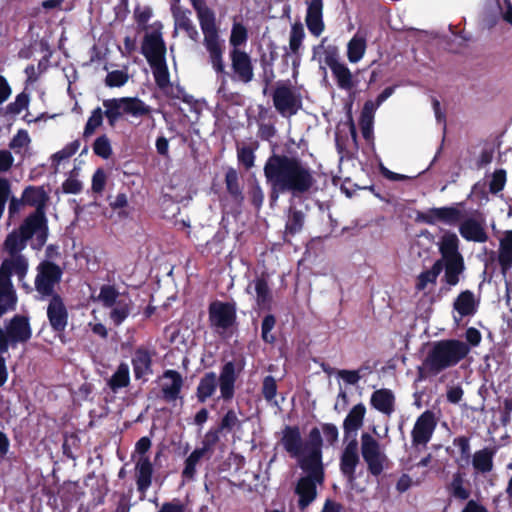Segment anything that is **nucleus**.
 Masks as SVG:
<instances>
[{"instance_id": "nucleus-1", "label": "nucleus", "mask_w": 512, "mask_h": 512, "mask_svg": "<svg viewBox=\"0 0 512 512\" xmlns=\"http://www.w3.org/2000/svg\"><path fill=\"white\" fill-rule=\"evenodd\" d=\"M263 171L270 186L271 203L276 202L283 193L294 196L308 193L316 182L309 165L295 156L273 153L266 160Z\"/></svg>"}, {"instance_id": "nucleus-2", "label": "nucleus", "mask_w": 512, "mask_h": 512, "mask_svg": "<svg viewBox=\"0 0 512 512\" xmlns=\"http://www.w3.org/2000/svg\"><path fill=\"white\" fill-rule=\"evenodd\" d=\"M103 106L104 111L97 107L91 112L83 131L85 138L93 135L95 130L102 125L104 116L108 125L114 128L125 115L139 118L151 113V107L138 97L105 99L103 100Z\"/></svg>"}, {"instance_id": "nucleus-3", "label": "nucleus", "mask_w": 512, "mask_h": 512, "mask_svg": "<svg viewBox=\"0 0 512 512\" xmlns=\"http://www.w3.org/2000/svg\"><path fill=\"white\" fill-rule=\"evenodd\" d=\"M469 351V345L461 340L436 341L427 352L422 367H419V374L422 375L425 372L428 376H436L442 371L456 366L468 355Z\"/></svg>"}, {"instance_id": "nucleus-4", "label": "nucleus", "mask_w": 512, "mask_h": 512, "mask_svg": "<svg viewBox=\"0 0 512 512\" xmlns=\"http://www.w3.org/2000/svg\"><path fill=\"white\" fill-rule=\"evenodd\" d=\"M237 374L233 361L226 362L221 369L217 379L215 372H207L200 379L196 389V397L199 403H205L216 391L219 383L221 397L227 401L234 396Z\"/></svg>"}, {"instance_id": "nucleus-5", "label": "nucleus", "mask_w": 512, "mask_h": 512, "mask_svg": "<svg viewBox=\"0 0 512 512\" xmlns=\"http://www.w3.org/2000/svg\"><path fill=\"white\" fill-rule=\"evenodd\" d=\"M48 228L25 220L19 228L10 232L3 243V250L8 256H21L20 252L26 247L28 241L34 250H40L46 243Z\"/></svg>"}, {"instance_id": "nucleus-6", "label": "nucleus", "mask_w": 512, "mask_h": 512, "mask_svg": "<svg viewBox=\"0 0 512 512\" xmlns=\"http://www.w3.org/2000/svg\"><path fill=\"white\" fill-rule=\"evenodd\" d=\"M301 469L306 472L297 481L295 486V494L298 496V508L300 510L306 509L317 497V484L324 482V468L323 465L299 463Z\"/></svg>"}, {"instance_id": "nucleus-7", "label": "nucleus", "mask_w": 512, "mask_h": 512, "mask_svg": "<svg viewBox=\"0 0 512 512\" xmlns=\"http://www.w3.org/2000/svg\"><path fill=\"white\" fill-rule=\"evenodd\" d=\"M208 321L211 329L221 337L237 325V308L235 302L212 301L208 306Z\"/></svg>"}, {"instance_id": "nucleus-8", "label": "nucleus", "mask_w": 512, "mask_h": 512, "mask_svg": "<svg viewBox=\"0 0 512 512\" xmlns=\"http://www.w3.org/2000/svg\"><path fill=\"white\" fill-rule=\"evenodd\" d=\"M0 334V354H6L10 347L16 348L18 344H24L31 339L32 328L29 318L25 315H14Z\"/></svg>"}, {"instance_id": "nucleus-9", "label": "nucleus", "mask_w": 512, "mask_h": 512, "mask_svg": "<svg viewBox=\"0 0 512 512\" xmlns=\"http://www.w3.org/2000/svg\"><path fill=\"white\" fill-rule=\"evenodd\" d=\"M325 40L326 39L324 38L321 45L314 47V55L317 53L318 49H323L324 63L330 68L337 86L343 90L353 89L356 86V83L353 80V75L350 69L344 63L339 61V50L335 45L323 47V42Z\"/></svg>"}, {"instance_id": "nucleus-10", "label": "nucleus", "mask_w": 512, "mask_h": 512, "mask_svg": "<svg viewBox=\"0 0 512 512\" xmlns=\"http://www.w3.org/2000/svg\"><path fill=\"white\" fill-rule=\"evenodd\" d=\"M361 454L367 465V470L372 476H380L387 468L388 457L381 451L379 442L366 432L361 436Z\"/></svg>"}, {"instance_id": "nucleus-11", "label": "nucleus", "mask_w": 512, "mask_h": 512, "mask_svg": "<svg viewBox=\"0 0 512 512\" xmlns=\"http://www.w3.org/2000/svg\"><path fill=\"white\" fill-rule=\"evenodd\" d=\"M22 196L24 203L27 206L34 207L35 210L29 214L25 220L38 224L44 228H48V221L46 217V206L49 201V196L43 186H27Z\"/></svg>"}, {"instance_id": "nucleus-12", "label": "nucleus", "mask_w": 512, "mask_h": 512, "mask_svg": "<svg viewBox=\"0 0 512 512\" xmlns=\"http://www.w3.org/2000/svg\"><path fill=\"white\" fill-rule=\"evenodd\" d=\"M63 271L60 266L49 261H42L37 267L35 278L36 291L42 296L51 297L55 294V286L61 281Z\"/></svg>"}, {"instance_id": "nucleus-13", "label": "nucleus", "mask_w": 512, "mask_h": 512, "mask_svg": "<svg viewBox=\"0 0 512 512\" xmlns=\"http://www.w3.org/2000/svg\"><path fill=\"white\" fill-rule=\"evenodd\" d=\"M276 111L282 116H293L302 108L301 95L286 84H278L272 93Z\"/></svg>"}, {"instance_id": "nucleus-14", "label": "nucleus", "mask_w": 512, "mask_h": 512, "mask_svg": "<svg viewBox=\"0 0 512 512\" xmlns=\"http://www.w3.org/2000/svg\"><path fill=\"white\" fill-rule=\"evenodd\" d=\"M46 314L53 332L63 333L66 330L69 313L64 299L60 294H55L50 297Z\"/></svg>"}, {"instance_id": "nucleus-15", "label": "nucleus", "mask_w": 512, "mask_h": 512, "mask_svg": "<svg viewBox=\"0 0 512 512\" xmlns=\"http://www.w3.org/2000/svg\"><path fill=\"white\" fill-rule=\"evenodd\" d=\"M229 58L234 80L244 84L250 83L254 78V67L250 55L241 49H231Z\"/></svg>"}, {"instance_id": "nucleus-16", "label": "nucleus", "mask_w": 512, "mask_h": 512, "mask_svg": "<svg viewBox=\"0 0 512 512\" xmlns=\"http://www.w3.org/2000/svg\"><path fill=\"white\" fill-rule=\"evenodd\" d=\"M166 43L160 30H153L144 35L141 53L149 64L166 60Z\"/></svg>"}, {"instance_id": "nucleus-17", "label": "nucleus", "mask_w": 512, "mask_h": 512, "mask_svg": "<svg viewBox=\"0 0 512 512\" xmlns=\"http://www.w3.org/2000/svg\"><path fill=\"white\" fill-rule=\"evenodd\" d=\"M153 354L152 351L144 346H139L134 350L131 364L135 380L146 383L148 377L153 374Z\"/></svg>"}, {"instance_id": "nucleus-18", "label": "nucleus", "mask_w": 512, "mask_h": 512, "mask_svg": "<svg viewBox=\"0 0 512 512\" xmlns=\"http://www.w3.org/2000/svg\"><path fill=\"white\" fill-rule=\"evenodd\" d=\"M436 425L434 413L430 410L424 411L417 418L411 432L413 445H426L430 441Z\"/></svg>"}, {"instance_id": "nucleus-19", "label": "nucleus", "mask_w": 512, "mask_h": 512, "mask_svg": "<svg viewBox=\"0 0 512 512\" xmlns=\"http://www.w3.org/2000/svg\"><path fill=\"white\" fill-rule=\"evenodd\" d=\"M280 443L284 450L293 458H299L300 460L306 455L304 440L297 425L284 426Z\"/></svg>"}, {"instance_id": "nucleus-20", "label": "nucleus", "mask_w": 512, "mask_h": 512, "mask_svg": "<svg viewBox=\"0 0 512 512\" xmlns=\"http://www.w3.org/2000/svg\"><path fill=\"white\" fill-rule=\"evenodd\" d=\"M358 464V441L357 439L348 440L340 457V471L350 485H353L356 480L355 471Z\"/></svg>"}, {"instance_id": "nucleus-21", "label": "nucleus", "mask_w": 512, "mask_h": 512, "mask_svg": "<svg viewBox=\"0 0 512 512\" xmlns=\"http://www.w3.org/2000/svg\"><path fill=\"white\" fill-rule=\"evenodd\" d=\"M204 45L209 53L212 67L217 73L227 74L223 63V48L219 42L217 27L203 31Z\"/></svg>"}, {"instance_id": "nucleus-22", "label": "nucleus", "mask_w": 512, "mask_h": 512, "mask_svg": "<svg viewBox=\"0 0 512 512\" xmlns=\"http://www.w3.org/2000/svg\"><path fill=\"white\" fill-rule=\"evenodd\" d=\"M306 455L299 460V463L322 464L323 439L318 427H313L308 434L307 441H304Z\"/></svg>"}, {"instance_id": "nucleus-23", "label": "nucleus", "mask_w": 512, "mask_h": 512, "mask_svg": "<svg viewBox=\"0 0 512 512\" xmlns=\"http://www.w3.org/2000/svg\"><path fill=\"white\" fill-rule=\"evenodd\" d=\"M160 379L170 380V382H165L161 385V398L165 402L171 403L181 397L184 380L179 371L167 369L162 373Z\"/></svg>"}, {"instance_id": "nucleus-24", "label": "nucleus", "mask_w": 512, "mask_h": 512, "mask_svg": "<svg viewBox=\"0 0 512 512\" xmlns=\"http://www.w3.org/2000/svg\"><path fill=\"white\" fill-rule=\"evenodd\" d=\"M307 4L306 26L313 36L318 37L325 29L323 21V0H308Z\"/></svg>"}, {"instance_id": "nucleus-25", "label": "nucleus", "mask_w": 512, "mask_h": 512, "mask_svg": "<svg viewBox=\"0 0 512 512\" xmlns=\"http://www.w3.org/2000/svg\"><path fill=\"white\" fill-rule=\"evenodd\" d=\"M365 414L366 407L363 403L352 407L343 421L345 440L357 439V432L363 426Z\"/></svg>"}, {"instance_id": "nucleus-26", "label": "nucleus", "mask_w": 512, "mask_h": 512, "mask_svg": "<svg viewBox=\"0 0 512 512\" xmlns=\"http://www.w3.org/2000/svg\"><path fill=\"white\" fill-rule=\"evenodd\" d=\"M17 305V295L11 279H8L4 269L0 271V314L14 311Z\"/></svg>"}, {"instance_id": "nucleus-27", "label": "nucleus", "mask_w": 512, "mask_h": 512, "mask_svg": "<svg viewBox=\"0 0 512 512\" xmlns=\"http://www.w3.org/2000/svg\"><path fill=\"white\" fill-rule=\"evenodd\" d=\"M154 468L149 457H139L135 464L137 490L145 494L152 484Z\"/></svg>"}, {"instance_id": "nucleus-28", "label": "nucleus", "mask_w": 512, "mask_h": 512, "mask_svg": "<svg viewBox=\"0 0 512 512\" xmlns=\"http://www.w3.org/2000/svg\"><path fill=\"white\" fill-rule=\"evenodd\" d=\"M370 403L374 409L388 416L395 410V396L390 389L375 390L371 395Z\"/></svg>"}, {"instance_id": "nucleus-29", "label": "nucleus", "mask_w": 512, "mask_h": 512, "mask_svg": "<svg viewBox=\"0 0 512 512\" xmlns=\"http://www.w3.org/2000/svg\"><path fill=\"white\" fill-rule=\"evenodd\" d=\"M463 238L474 242H485L488 238L483 226L475 219L469 218L463 221L459 227Z\"/></svg>"}, {"instance_id": "nucleus-30", "label": "nucleus", "mask_w": 512, "mask_h": 512, "mask_svg": "<svg viewBox=\"0 0 512 512\" xmlns=\"http://www.w3.org/2000/svg\"><path fill=\"white\" fill-rule=\"evenodd\" d=\"M305 38L304 27L301 22H296L291 26L289 36V49L291 54L294 55L293 67L296 69L300 64L301 54L300 48Z\"/></svg>"}, {"instance_id": "nucleus-31", "label": "nucleus", "mask_w": 512, "mask_h": 512, "mask_svg": "<svg viewBox=\"0 0 512 512\" xmlns=\"http://www.w3.org/2000/svg\"><path fill=\"white\" fill-rule=\"evenodd\" d=\"M191 4L197 13L202 32L217 27L215 13L206 5L205 0H191Z\"/></svg>"}, {"instance_id": "nucleus-32", "label": "nucleus", "mask_w": 512, "mask_h": 512, "mask_svg": "<svg viewBox=\"0 0 512 512\" xmlns=\"http://www.w3.org/2000/svg\"><path fill=\"white\" fill-rule=\"evenodd\" d=\"M453 307L460 318L474 315L477 311V304L473 292L470 290L462 291L454 300Z\"/></svg>"}, {"instance_id": "nucleus-33", "label": "nucleus", "mask_w": 512, "mask_h": 512, "mask_svg": "<svg viewBox=\"0 0 512 512\" xmlns=\"http://www.w3.org/2000/svg\"><path fill=\"white\" fill-rule=\"evenodd\" d=\"M496 453L494 448H483L474 453L472 458L473 468L482 474L493 470V458Z\"/></svg>"}, {"instance_id": "nucleus-34", "label": "nucleus", "mask_w": 512, "mask_h": 512, "mask_svg": "<svg viewBox=\"0 0 512 512\" xmlns=\"http://www.w3.org/2000/svg\"><path fill=\"white\" fill-rule=\"evenodd\" d=\"M210 458V455L206 454L200 448L193 450L192 453L184 461V468L181 472L182 478L187 481L194 480L197 471V465L201 460H209Z\"/></svg>"}, {"instance_id": "nucleus-35", "label": "nucleus", "mask_w": 512, "mask_h": 512, "mask_svg": "<svg viewBox=\"0 0 512 512\" xmlns=\"http://www.w3.org/2000/svg\"><path fill=\"white\" fill-rule=\"evenodd\" d=\"M107 385L114 393L130 385V370L127 363L121 362L118 365L116 371L108 380Z\"/></svg>"}, {"instance_id": "nucleus-36", "label": "nucleus", "mask_w": 512, "mask_h": 512, "mask_svg": "<svg viewBox=\"0 0 512 512\" xmlns=\"http://www.w3.org/2000/svg\"><path fill=\"white\" fill-rule=\"evenodd\" d=\"M175 19V27L186 32L187 36L196 40L199 33L189 17V10H182L181 8H175L172 10Z\"/></svg>"}, {"instance_id": "nucleus-37", "label": "nucleus", "mask_w": 512, "mask_h": 512, "mask_svg": "<svg viewBox=\"0 0 512 512\" xmlns=\"http://www.w3.org/2000/svg\"><path fill=\"white\" fill-rule=\"evenodd\" d=\"M254 288L258 307L261 310H270L273 297L267 280L264 277L256 278L254 281Z\"/></svg>"}, {"instance_id": "nucleus-38", "label": "nucleus", "mask_w": 512, "mask_h": 512, "mask_svg": "<svg viewBox=\"0 0 512 512\" xmlns=\"http://www.w3.org/2000/svg\"><path fill=\"white\" fill-rule=\"evenodd\" d=\"M465 482L463 473H454L451 482L447 486L449 495L461 501L467 500L470 497L471 492L470 489L465 486Z\"/></svg>"}, {"instance_id": "nucleus-39", "label": "nucleus", "mask_w": 512, "mask_h": 512, "mask_svg": "<svg viewBox=\"0 0 512 512\" xmlns=\"http://www.w3.org/2000/svg\"><path fill=\"white\" fill-rule=\"evenodd\" d=\"M226 189L232 200L237 204H242L244 195L239 184V176L235 169L229 168L225 174Z\"/></svg>"}, {"instance_id": "nucleus-40", "label": "nucleus", "mask_w": 512, "mask_h": 512, "mask_svg": "<svg viewBox=\"0 0 512 512\" xmlns=\"http://www.w3.org/2000/svg\"><path fill=\"white\" fill-rule=\"evenodd\" d=\"M442 269V261L437 260L431 269L425 270L418 275L415 289L420 292L425 290L428 284H435Z\"/></svg>"}, {"instance_id": "nucleus-41", "label": "nucleus", "mask_w": 512, "mask_h": 512, "mask_svg": "<svg viewBox=\"0 0 512 512\" xmlns=\"http://www.w3.org/2000/svg\"><path fill=\"white\" fill-rule=\"evenodd\" d=\"M374 115L372 104H364L359 117V126L366 141L373 138Z\"/></svg>"}, {"instance_id": "nucleus-42", "label": "nucleus", "mask_w": 512, "mask_h": 512, "mask_svg": "<svg viewBox=\"0 0 512 512\" xmlns=\"http://www.w3.org/2000/svg\"><path fill=\"white\" fill-rule=\"evenodd\" d=\"M151 69H152V73H153V77H154V80H155V84L157 85V87L166 92V90L171 87V83H170V73H169V70H168V66H167V62L166 60H163V61H160V62H155L153 64H149Z\"/></svg>"}, {"instance_id": "nucleus-43", "label": "nucleus", "mask_w": 512, "mask_h": 512, "mask_svg": "<svg viewBox=\"0 0 512 512\" xmlns=\"http://www.w3.org/2000/svg\"><path fill=\"white\" fill-rule=\"evenodd\" d=\"M305 223V214L303 211L298 210L295 207H290L287 215L285 224L286 235H295L299 233Z\"/></svg>"}, {"instance_id": "nucleus-44", "label": "nucleus", "mask_w": 512, "mask_h": 512, "mask_svg": "<svg viewBox=\"0 0 512 512\" xmlns=\"http://www.w3.org/2000/svg\"><path fill=\"white\" fill-rule=\"evenodd\" d=\"M4 268L8 279H11L13 274H16L19 278L25 276L27 272L26 258H5L0 266V271Z\"/></svg>"}, {"instance_id": "nucleus-45", "label": "nucleus", "mask_w": 512, "mask_h": 512, "mask_svg": "<svg viewBox=\"0 0 512 512\" xmlns=\"http://www.w3.org/2000/svg\"><path fill=\"white\" fill-rule=\"evenodd\" d=\"M440 258L439 260H442ZM449 260L445 266V281L447 284L454 286L459 282V275L464 269V258H446Z\"/></svg>"}, {"instance_id": "nucleus-46", "label": "nucleus", "mask_w": 512, "mask_h": 512, "mask_svg": "<svg viewBox=\"0 0 512 512\" xmlns=\"http://www.w3.org/2000/svg\"><path fill=\"white\" fill-rule=\"evenodd\" d=\"M366 51V40L363 37L354 36L347 45V57L351 63L359 62Z\"/></svg>"}, {"instance_id": "nucleus-47", "label": "nucleus", "mask_w": 512, "mask_h": 512, "mask_svg": "<svg viewBox=\"0 0 512 512\" xmlns=\"http://www.w3.org/2000/svg\"><path fill=\"white\" fill-rule=\"evenodd\" d=\"M433 213L436 214L439 222L449 225H455L463 218L462 212L455 207L433 208Z\"/></svg>"}, {"instance_id": "nucleus-48", "label": "nucleus", "mask_w": 512, "mask_h": 512, "mask_svg": "<svg viewBox=\"0 0 512 512\" xmlns=\"http://www.w3.org/2000/svg\"><path fill=\"white\" fill-rule=\"evenodd\" d=\"M458 237L454 233H446L442 236L439 243L441 256H461L458 252Z\"/></svg>"}, {"instance_id": "nucleus-49", "label": "nucleus", "mask_w": 512, "mask_h": 512, "mask_svg": "<svg viewBox=\"0 0 512 512\" xmlns=\"http://www.w3.org/2000/svg\"><path fill=\"white\" fill-rule=\"evenodd\" d=\"M131 311V301L127 299H119L114 304L110 318L116 326H119L129 316Z\"/></svg>"}, {"instance_id": "nucleus-50", "label": "nucleus", "mask_w": 512, "mask_h": 512, "mask_svg": "<svg viewBox=\"0 0 512 512\" xmlns=\"http://www.w3.org/2000/svg\"><path fill=\"white\" fill-rule=\"evenodd\" d=\"M248 40V30L240 22H234L231 29L229 43L232 49H240Z\"/></svg>"}, {"instance_id": "nucleus-51", "label": "nucleus", "mask_w": 512, "mask_h": 512, "mask_svg": "<svg viewBox=\"0 0 512 512\" xmlns=\"http://www.w3.org/2000/svg\"><path fill=\"white\" fill-rule=\"evenodd\" d=\"M30 103V95L26 91L19 93L15 100L5 107L4 114L16 116L24 109H27Z\"/></svg>"}, {"instance_id": "nucleus-52", "label": "nucleus", "mask_w": 512, "mask_h": 512, "mask_svg": "<svg viewBox=\"0 0 512 512\" xmlns=\"http://www.w3.org/2000/svg\"><path fill=\"white\" fill-rule=\"evenodd\" d=\"M486 269H491L492 273L498 272L502 276H506L507 272L512 268V258H483Z\"/></svg>"}, {"instance_id": "nucleus-53", "label": "nucleus", "mask_w": 512, "mask_h": 512, "mask_svg": "<svg viewBox=\"0 0 512 512\" xmlns=\"http://www.w3.org/2000/svg\"><path fill=\"white\" fill-rule=\"evenodd\" d=\"M92 148L94 154L102 159H109L113 154L110 139L105 134L95 139Z\"/></svg>"}, {"instance_id": "nucleus-54", "label": "nucleus", "mask_w": 512, "mask_h": 512, "mask_svg": "<svg viewBox=\"0 0 512 512\" xmlns=\"http://www.w3.org/2000/svg\"><path fill=\"white\" fill-rule=\"evenodd\" d=\"M276 325V318L273 314H267L261 323V339L267 344H274L276 337L272 334V330Z\"/></svg>"}, {"instance_id": "nucleus-55", "label": "nucleus", "mask_w": 512, "mask_h": 512, "mask_svg": "<svg viewBox=\"0 0 512 512\" xmlns=\"http://www.w3.org/2000/svg\"><path fill=\"white\" fill-rule=\"evenodd\" d=\"M119 292L113 285H103L100 288L98 300L104 307L111 308L118 301Z\"/></svg>"}, {"instance_id": "nucleus-56", "label": "nucleus", "mask_w": 512, "mask_h": 512, "mask_svg": "<svg viewBox=\"0 0 512 512\" xmlns=\"http://www.w3.org/2000/svg\"><path fill=\"white\" fill-rule=\"evenodd\" d=\"M220 434L221 431L218 430V428H211L209 431L206 432L204 435V438L201 442V447H199L201 450H203L206 454L212 456L214 452V447L220 440Z\"/></svg>"}, {"instance_id": "nucleus-57", "label": "nucleus", "mask_w": 512, "mask_h": 512, "mask_svg": "<svg viewBox=\"0 0 512 512\" xmlns=\"http://www.w3.org/2000/svg\"><path fill=\"white\" fill-rule=\"evenodd\" d=\"M79 147H80L79 140H74V141L70 142L63 149H61L60 151L53 154V156H52L53 163H56L58 165L62 161L69 159L74 154H76Z\"/></svg>"}, {"instance_id": "nucleus-58", "label": "nucleus", "mask_w": 512, "mask_h": 512, "mask_svg": "<svg viewBox=\"0 0 512 512\" xmlns=\"http://www.w3.org/2000/svg\"><path fill=\"white\" fill-rule=\"evenodd\" d=\"M277 383L272 375L263 378L261 392L267 402H271L277 395Z\"/></svg>"}, {"instance_id": "nucleus-59", "label": "nucleus", "mask_w": 512, "mask_h": 512, "mask_svg": "<svg viewBox=\"0 0 512 512\" xmlns=\"http://www.w3.org/2000/svg\"><path fill=\"white\" fill-rule=\"evenodd\" d=\"M506 184V171L504 169H496L492 174V179L489 183V191L492 194H497L504 189Z\"/></svg>"}, {"instance_id": "nucleus-60", "label": "nucleus", "mask_w": 512, "mask_h": 512, "mask_svg": "<svg viewBox=\"0 0 512 512\" xmlns=\"http://www.w3.org/2000/svg\"><path fill=\"white\" fill-rule=\"evenodd\" d=\"M128 81V74L121 70L108 72L105 78V84L108 87H121Z\"/></svg>"}, {"instance_id": "nucleus-61", "label": "nucleus", "mask_w": 512, "mask_h": 512, "mask_svg": "<svg viewBox=\"0 0 512 512\" xmlns=\"http://www.w3.org/2000/svg\"><path fill=\"white\" fill-rule=\"evenodd\" d=\"M238 161L248 170L254 166V149L250 146H243L237 149Z\"/></svg>"}, {"instance_id": "nucleus-62", "label": "nucleus", "mask_w": 512, "mask_h": 512, "mask_svg": "<svg viewBox=\"0 0 512 512\" xmlns=\"http://www.w3.org/2000/svg\"><path fill=\"white\" fill-rule=\"evenodd\" d=\"M152 14H153L152 9L149 6H144V7L137 6L134 9V19H135L136 23L138 24V26L142 30L147 29V23L150 20V18L152 17Z\"/></svg>"}, {"instance_id": "nucleus-63", "label": "nucleus", "mask_w": 512, "mask_h": 512, "mask_svg": "<svg viewBox=\"0 0 512 512\" xmlns=\"http://www.w3.org/2000/svg\"><path fill=\"white\" fill-rule=\"evenodd\" d=\"M107 182V174L103 168H98L92 176L91 189L95 194H102Z\"/></svg>"}, {"instance_id": "nucleus-64", "label": "nucleus", "mask_w": 512, "mask_h": 512, "mask_svg": "<svg viewBox=\"0 0 512 512\" xmlns=\"http://www.w3.org/2000/svg\"><path fill=\"white\" fill-rule=\"evenodd\" d=\"M157 512H190L187 505L180 499L174 498L171 501L164 502Z\"/></svg>"}]
</instances>
